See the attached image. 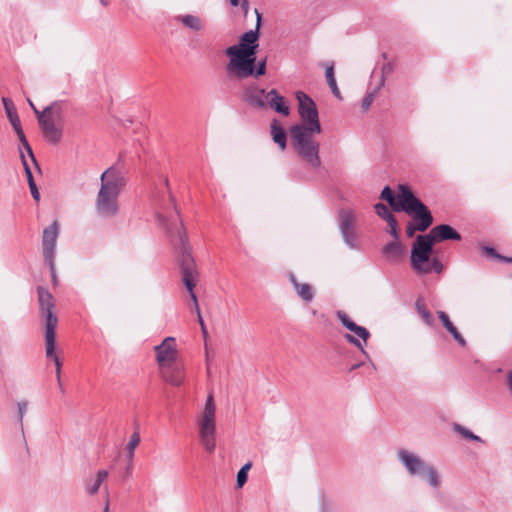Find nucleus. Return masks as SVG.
<instances>
[{
    "label": "nucleus",
    "mask_w": 512,
    "mask_h": 512,
    "mask_svg": "<svg viewBox=\"0 0 512 512\" xmlns=\"http://www.w3.org/2000/svg\"><path fill=\"white\" fill-rule=\"evenodd\" d=\"M108 471L107 470H99L96 474V479L94 480L93 483H90V481L86 480L85 481V489H86V492L89 494V495H94L96 494L102 483L108 478Z\"/></svg>",
    "instance_id": "obj_25"
},
{
    "label": "nucleus",
    "mask_w": 512,
    "mask_h": 512,
    "mask_svg": "<svg viewBox=\"0 0 512 512\" xmlns=\"http://www.w3.org/2000/svg\"><path fill=\"white\" fill-rule=\"evenodd\" d=\"M397 456L409 475L419 476L423 479H426L432 488H439L441 484L440 477L432 465L426 463L418 455L405 449H400L397 453Z\"/></svg>",
    "instance_id": "obj_6"
},
{
    "label": "nucleus",
    "mask_w": 512,
    "mask_h": 512,
    "mask_svg": "<svg viewBox=\"0 0 512 512\" xmlns=\"http://www.w3.org/2000/svg\"><path fill=\"white\" fill-rule=\"evenodd\" d=\"M176 20L182 23L185 27L190 28L194 31H200L203 28L202 20L195 15H178L176 17Z\"/></svg>",
    "instance_id": "obj_26"
},
{
    "label": "nucleus",
    "mask_w": 512,
    "mask_h": 512,
    "mask_svg": "<svg viewBox=\"0 0 512 512\" xmlns=\"http://www.w3.org/2000/svg\"><path fill=\"white\" fill-rule=\"evenodd\" d=\"M225 53L230 59L226 67L230 75L240 79H244L253 75L256 53L243 54L239 51H234L231 49H226Z\"/></svg>",
    "instance_id": "obj_9"
},
{
    "label": "nucleus",
    "mask_w": 512,
    "mask_h": 512,
    "mask_svg": "<svg viewBox=\"0 0 512 512\" xmlns=\"http://www.w3.org/2000/svg\"><path fill=\"white\" fill-rule=\"evenodd\" d=\"M216 405L212 394H208L205 406L197 417L199 440L204 450L213 453L216 448Z\"/></svg>",
    "instance_id": "obj_5"
},
{
    "label": "nucleus",
    "mask_w": 512,
    "mask_h": 512,
    "mask_svg": "<svg viewBox=\"0 0 512 512\" xmlns=\"http://www.w3.org/2000/svg\"><path fill=\"white\" fill-rule=\"evenodd\" d=\"M443 326L447 329V331L453 336V338L458 342V344L462 347L466 345V341L464 337L459 332L458 328L454 325V322H442Z\"/></svg>",
    "instance_id": "obj_30"
},
{
    "label": "nucleus",
    "mask_w": 512,
    "mask_h": 512,
    "mask_svg": "<svg viewBox=\"0 0 512 512\" xmlns=\"http://www.w3.org/2000/svg\"><path fill=\"white\" fill-rule=\"evenodd\" d=\"M49 268H50V273H51V277H52V282L54 285H57L58 283V279H57V276H56V270H55V263H54V260H51V262H45Z\"/></svg>",
    "instance_id": "obj_41"
},
{
    "label": "nucleus",
    "mask_w": 512,
    "mask_h": 512,
    "mask_svg": "<svg viewBox=\"0 0 512 512\" xmlns=\"http://www.w3.org/2000/svg\"><path fill=\"white\" fill-rule=\"evenodd\" d=\"M337 316H338L339 320H341V321L349 320L348 315L343 311H338Z\"/></svg>",
    "instance_id": "obj_44"
},
{
    "label": "nucleus",
    "mask_w": 512,
    "mask_h": 512,
    "mask_svg": "<svg viewBox=\"0 0 512 512\" xmlns=\"http://www.w3.org/2000/svg\"><path fill=\"white\" fill-rule=\"evenodd\" d=\"M403 188H405L406 190H411L406 185H399L397 195L395 196L394 193L392 192V190L390 189V187L386 186L382 190L381 195H380L381 199L387 201L389 203V205L391 206V208L397 212L401 211L399 206L403 203V200H402L403 198L401 197Z\"/></svg>",
    "instance_id": "obj_20"
},
{
    "label": "nucleus",
    "mask_w": 512,
    "mask_h": 512,
    "mask_svg": "<svg viewBox=\"0 0 512 512\" xmlns=\"http://www.w3.org/2000/svg\"><path fill=\"white\" fill-rule=\"evenodd\" d=\"M270 128L273 141L279 146L280 150H285L287 146V135L279 121L273 120Z\"/></svg>",
    "instance_id": "obj_22"
},
{
    "label": "nucleus",
    "mask_w": 512,
    "mask_h": 512,
    "mask_svg": "<svg viewBox=\"0 0 512 512\" xmlns=\"http://www.w3.org/2000/svg\"><path fill=\"white\" fill-rule=\"evenodd\" d=\"M36 115L45 139L52 144L58 143L62 136L61 108L58 105H52L42 112L36 111Z\"/></svg>",
    "instance_id": "obj_8"
},
{
    "label": "nucleus",
    "mask_w": 512,
    "mask_h": 512,
    "mask_svg": "<svg viewBox=\"0 0 512 512\" xmlns=\"http://www.w3.org/2000/svg\"><path fill=\"white\" fill-rule=\"evenodd\" d=\"M247 479H248V473L239 470L237 473V478H236L237 487L238 488L243 487L244 484L247 482Z\"/></svg>",
    "instance_id": "obj_38"
},
{
    "label": "nucleus",
    "mask_w": 512,
    "mask_h": 512,
    "mask_svg": "<svg viewBox=\"0 0 512 512\" xmlns=\"http://www.w3.org/2000/svg\"><path fill=\"white\" fill-rule=\"evenodd\" d=\"M28 102H29L30 107H31V108L33 109V111L36 113V111H38V110H37V108L35 107V105L33 104V102H32L30 99H28Z\"/></svg>",
    "instance_id": "obj_49"
},
{
    "label": "nucleus",
    "mask_w": 512,
    "mask_h": 512,
    "mask_svg": "<svg viewBox=\"0 0 512 512\" xmlns=\"http://www.w3.org/2000/svg\"><path fill=\"white\" fill-rule=\"evenodd\" d=\"M161 373L163 379L173 386H180L184 381L182 368L175 363L161 367Z\"/></svg>",
    "instance_id": "obj_19"
},
{
    "label": "nucleus",
    "mask_w": 512,
    "mask_h": 512,
    "mask_svg": "<svg viewBox=\"0 0 512 512\" xmlns=\"http://www.w3.org/2000/svg\"><path fill=\"white\" fill-rule=\"evenodd\" d=\"M380 87L376 88L374 91L372 92H369L365 97L364 99L362 100V109L363 111H367L371 104L373 103L377 93H378V90H379Z\"/></svg>",
    "instance_id": "obj_35"
},
{
    "label": "nucleus",
    "mask_w": 512,
    "mask_h": 512,
    "mask_svg": "<svg viewBox=\"0 0 512 512\" xmlns=\"http://www.w3.org/2000/svg\"><path fill=\"white\" fill-rule=\"evenodd\" d=\"M384 254L391 260H398L402 253H403V247L398 242V240H395L389 244H387L383 249Z\"/></svg>",
    "instance_id": "obj_28"
},
{
    "label": "nucleus",
    "mask_w": 512,
    "mask_h": 512,
    "mask_svg": "<svg viewBox=\"0 0 512 512\" xmlns=\"http://www.w3.org/2000/svg\"><path fill=\"white\" fill-rule=\"evenodd\" d=\"M343 327H345L349 332L343 334V337L351 344L355 345L360 351L367 355L364 351V346L366 345L367 339L370 336L369 331L363 327L356 324V322H341Z\"/></svg>",
    "instance_id": "obj_13"
},
{
    "label": "nucleus",
    "mask_w": 512,
    "mask_h": 512,
    "mask_svg": "<svg viewBox=\"0 0 512 512\" xmlns=\"http://www.w3.org/2000/svg\"><path fill=\"white\" fill-rule=\"evenodd\" d=\"M416 231H420V224L419 223H412L409 222L406 227V234L408 237H413Z\"/></svg>",
    "instance_id": "obj_39"
},
{
    "label": "nucleus",
    "mask_w": 512,
    "mask_h": 512,
    "mask_svg": "<svg viewBox=\"0 0 512 512\" xmlns=\"http://www.w3.org/2000/svg\"><path fill=\"white\" fill-rule=\"evenodd\" d=\"M416 310L418 311V314L421 318L428 320L430 318V312L427 309L423 299L419 298L417 299L416 303Z\"/></svg>",
    "instance_id": "obj_34"
},
{
    "label": "nucleus",
    "mask_w": 512,
    "mask_h": 512,
    "mask_svg": "<svg viewBox=\"0 0 512 512\" xmlns=\"http://www.w3.org/2000/svg\"><path fill=\"white\" fill-rule=\"evenodd\" d=\"M290 281L293 284L298 296L304 300V301H310L312 300L314 293L312 290V287L308 283H300L297 281L296 277L291 274L290 275Z\"/></svg>",
    "instance_id": "obj_24"
},
{
    "label": "nucleus",
    "mask_w": 512,
    "mask_h": 512,
    "mask_svg": "<svg viewBox=\"0 0 512 512\" xmlns=\"http://www.w3.org/2000/svg\"><path fill=\"white\" fill-rule=\"evenodd\" d=\"M156 360L160 367L175 363L178 352L174 337H166L159 345L155 346Z\"/></svg>",
    "instance_id": "obj_15"
},
{
    "label": "nucleus",
    "mask_w": 512,
    "mask_h": 512,
    "mask_svg": "<svg viewBox=\"0 0 512 512\" xmlns=\"http://www.w3.org/2000/svg\"><path fill=\"white\" fill-rule=\"evenodd\" d=\"M199 323L201 325V330H202V332L204 334V337H206L207 336V327L205 325V322H199Z\"/></svg>",
    "instance_id": "obj_48"
},
{
    "label": "nucleus",
    "mask_w": 512,
    "mask_h": 512,
    "mask_svg": "<svg viewBox=\"0 0 512 512\" xmlns=\"http://www.w3.org/2000/svg\"><path fill=\"white\" fill-rule=\"evenodd\" d=\"M460 239V234L447 224L433 227L426 235H418L411 251L412 267L419 273H440L443 270V265L438 259H431L434 243Z\"/></svg>",
    "instance_id": "obj_1"
},
{
    "label": "nucleus",
    "mask_w": 512,
    "mask_h": 512,
    "mask_svg": "<svg viewBox=\"0 0 512 512\" xmlns=\"http://www.w3.org/2000/svg\"><path fill=\"white\" fill-rule=\"evenodd\" d=\"M58 235L59 225L56 220L43 230L42 252L45 262H51V260H54L55 258V248Z\"/></svg>",
    "instance_id": "obj_14"
},
{
    "label": "nucleus",
    "mask_w": 512,
    "mask_h": 512,
    "mask_svg": "<svg viewBox=\"0 0 512 512\" xmlns=\"http://www.w3.org/2000/svg\"><path fill=\"white\" fill-rule=\"evenodd\" d=\"M265 72H266V60H262V61L259 62L257 68L256 69L254 68L253 75L255 77H259V76L264 75Z\"/></svg>",
    "instance_id": "obj_40"
},
{
    "label": "nucleus",
    "mask_w": 512,
    "mask_h": 512,
    "mask_svg": "<svg viewBox=\"0 0 512 512\" xmlns=\"http://www.w3.org/2000/svg\"><path fill=\"white\" fill-rule=\"evenodd\" d=\"M375 212L376 214L383 218L384 220H386V222L390 219V218H393L394 216L389 212L388 208L386 205L382 204V203H377L375 206Z\"/></svg>",
    "instance_id": "obj_33"
},
{
    "label": "nucleus",
    "mask_w": 512,
    "mask_h": 512,
    "mask_svg": "<svg viewBox=\"0 0 512 512\" xmlns=\"http://www.w3.org/2000/svg\"><path fill=\"white\" fill-rule=\"evenodd\" d=\"M360 365H361V364H355V365H353V366L351 367V370H354V369L358 368Z\"/></svg>",
    "instance_id": "obj_52"
},
{
    "label": "nucleus",
    "mask_w": 512,
    "mask_h": 512,
    "mask_svg": "<svg viewBox=\"0 0 512 512\" xmlns=\"http://www.w3.org/2000/svg\"><path fill=\"white\" fill-rule=\"evenodd\" d=\"M132 468H133V460H129L128 466L126 468L127 475H130L132 473Z\"/></svg>",
    "instance_id": "obj_47"
},
{
    "label": "nucleus",
    "mask_w": 512,
    "mask_h": 512,
    "mask_svg": "<svg viewBox=\"0 0 512 512\" xmlns=\"http://www.w3.org/2000/svg\"><path fill=\"white\" fill-rule=\"evenodd\" d=\"M139 443H140V435L138 432H134L131 435L130 440L126 447L128 460H133L134 451H135L136 447L139 445Z\"/></svg>",
    "instance_id": "obj_31"
},
{
    "label": "nucleus",
    "mask_w": 512,
    "mask_h": 512,
    "mask_svg": "<svg viewBox=\"0 0 512 512\" xmlns=\"http://www.w3.org/2000/svg\"><path fill=\"white\" fill-rule=\"evenodd\" d=\"M38 294L42 316L45 320H57V317L52 312V295L45 289H39Z\"/></svg>",
    "instance_id": "obj_21"
},
{
    "label": "nucleus",
    "mask_w": 512,
    "mask_h": 512,
    "mask_svg": "<svg viewBox=\"0 0 512 512\" xmlns=\"http://www.w3.org/2000/svg\"><path fill=\"white\" fill-rule=\"evenodd\" d=\"M21 159H22V163H23V166L25 168V173H26V176H27V181H28V184H29V188H30V191H31V195L32 197L38 201L39 198H40V194H39V191H38V188L36 186V183L33 179V175H32V172H31V169L25 159V156L23 154H21Z\"/></svg>",
    "instance_id": "obj_27"
},
{
    "label": "nucleus",
    "mask_w": 512,
    "mask_h": 512,
    "mask_svg": "<svg viewBox=\"0 0 512 512\" xmlns=\"http://www.w3.org/2000/svg\"><path fill=\"white\" fill-rule=\"evenodd\" d=\"M263 94H267V92L264 89L251 90L246 93L245 99L251 106L258 108H266L267 102Z\"/></svg>",
    "instance_id": "obj_23"
},
{
    "label": "nucleus",
    "mask_w": 512,
    "mask_h": 512,
    "mask_svg": "<svg viewBox=\"0 0 512 512\" xmlns=\"http://www.w3.org/2000/svg\"><path fill=\"white\" fill-rule=\"evenodd\" d=\"M251 467H252V463L251 462H247L245 465H243L240 468V470L248 473V471L251 469Z\"/></svg>",
    "instance_id": "obj_46"
},
{
    "label": "nucleus",
    "mask_w": 512,
    "mask_h": 512,
    "mask_svg": "<svg viewBox=\"0 0 512 512\" xmlns=\"http://www.w3.org/2000/svg\"><path fill=\"white\" fill-rule=\"evenodd\" d=\"M265 96L267 107L275 110L276 112L288 116L290 113V108L286 104L285 99L281 96L277 90L272 89L267 92V94H263Z\"/></svg>",
    "instance_id": "obj_18"
},
{
    "label": "nucleus",
    "mask_w": 512,
    "mask_h": 512,
    "mask_svg": "<svg viewBox=\"0 0 512 512\" xmlns=\"http://www.w3.org/2000/svg\"><path fill=\"white\" fill-rule=\"evenodd\" d=\"M17 407H18V419H19V422L21 425V429L23 430V417L27 411L28 403L26 401H19L17 403Z\"/></svg>",
    "instance_id": "obj_36"
},
{
    "label": "nucleus",
    "mask_w": 512,
    "mask_h": 512,
    "mask_svg": "<svg viewBox=\"0 0 512 512\" xmlns=\"http://www.w3.org/2000/svg\"><path fill=\"white\" fill-rule=\"evenodd\" d=\"M176 245L177 263L180 269L181 281L190 294L198 316V320H202V316L200 314L199 306L197 303V297L194 292V288L199 281L200 275L195 260L191 255V249L188 245V238L184 230L178 233Z\"/></svg>",
    "instance_id": "obj_4"
},
{
    "label": "nucleus",
    "mask_w": 512,
    "mask_h": 512,
    "mask_svg": "<svg viewBox=\"0 0 512 512\" xmlns=\"http://www.w3.org/2000/svg\"><path fill=\"white\" fill-rule=\"evenodd\" d=\"M124 185V178L118 170L109 168L102 173L100 189L95 199V209L99 216L112 217L117 214L118 196Z\"/></svg>",
    "instance_id": "obj_3"
},
{
    "label": "nucleus",
    "mask_w": 512,
    "mask_h": 512,
    "mask_svg": "<svg viewBox=\"0 0 512 512\" xmlns=\"http://www.w3.org/2000/svg\"><path fill=\"white\" fill-rule=\"evenodd\" d=\"M340 228L344 238V241L351 247H355V232L354 224L356 221V215L351 209H342L340 211Z\"/></svg>",
    "instance_id": "obj_17"
},
{
    "label": "nucleus",
    "mask_w": 512,
    "mask_h": 512,
    "mask_svg": "<svg viewBox=\"0 0 512 512\" xmlns=\"http://www.w3.org/2000/svg\"><path fill=\"white\" fill-rule=\"evenodd\" d=\"M454 430L469 440L482 442V439L479 436L475 435L472 431L460 424H455Z\"/></svg>",
    "instance_id": "obj_32"
},
{
    "label": "nucleus",
    "mask_w": 512,
    "mask_h": 512,
    "mask_svg": "<svg viewBox=\"0 0 512 512\" xmlns=\"http://www.w3.org/2000/svg\"><path fill=\"white\" fill-rule=\"evenodd\" d=\"M387 224L389 225V228H390L389 233L395 238V240H398V238H399L398 223H397V220L395 219V217L390 218L387 221Z\"/></svg>",
    "instance_id": "obj_37"
},
{
    "label": "nucleus",
    "mask_w": 512,
    "mask_h": 512,
    "mask_svg": "<svg viewBox=\"0 0 512 512\" xmlns=\"http://www.w3.org/2000/svg\"><path fill=\"white\" fill-rule=\"evenodd\" d=\"M326 79H327V82H328V85L329 87L331 88V91L332 93L338 98V99H342L341 97V93H340V90L337 86V83H336V80H335V77H334V68L333 66H329L327 69H326Z\"/></svg>",
    "instance_id": "obj_29"
},
{
    "label": "nucleus",
    "mask_w": 512,
    "mask_h": 512,
    "mask_svg": "<svg viewBox=\"0 0 512 512\" xmlns=\"http://www.w3.org/2000/svg\"><path fill=\"white\" fill-rule=\"evenodd\" d=\"M241 7L244 11V14L247 15L248 11H249V2L248 0H243L242 3H241Z\"/></svg>",
    "instance_id": "obj_43"
},
{
    "label": "nucleus",
    "mask_w": 512,
    "mask_h": 512,
    "mask_svg": "<svg viewBox=\"0 0 512 512\" xmlns=\"http://www.w3.org/2000/svg\"><path fill=\"white\" fill-rule=\"evenodd\" d=\"M296 99L301 119V122L297 125H306L308 127H314V125L321 126L315 102L302 91L296 93Z\"/></svg>",
    "instance_id": "obj_10"
},
{
    "label": "nucleus",
    "mask_w": 512,
    "mask_h": 512,
    "mask_svg": "<svg viewBox=\"0 0 512 512\" xmlns=\"http://www.w3.org/2000/svg\"><path fill=\"white\" fill-rule=\"evenodd\" d=\"M486 252L490 255L496 256L495 250L493 248H486ZM497 257H498V255H497ZM499 258H500V256H499ZM501 259H503L507 262H512V258L501 257Z\"/></svg>",
    "instance_id": "obj_42"
},
{
    "label": "nucleus",
    "mask_w": 512,
    "mask_h": 512,
    "mask_svg": "<svg viewBox=\"0 0 512 512\" xmlns=\"http://www.w3.org/2000/svg\"><path fill=\"white\" fill-rule=\"evenodd\" d=\"M256 14V28L255 30H250L245 32L241 38L240 42L237 45H233L228 47L227 49L236 50L240 53H256L258 48V39H259V29L261 26L262 15L261 13L255 9Z\"/></svg>",
    "instance_id": "obj_12"
},
{
    "label": "nucleus",
    "mask_w": 512,
    "mask_h": 512,
    "mask_svg": "<svg viewBox=\"0 0 512 512\" xmlns=\"http://www.w3.org/2000/svg\"><path fill=\"white\" fill-rule=\"evenodd\" d=\"M322 131L321 126L308 127L306 125H293L290 128V141L299 159L311 169L321 166L319 156V143L315 136Z\"/></svg>",
    "instance_id": "obj_2"
},
{
    "label": "nucleus",
    "mask_w": 512,
    "mask_h": 512,
    "mask_svg": "<svg viewBox=\"0 0 512 512\" xmlns=\"http://www.w3.org/2000/svg\"><path fill=\"white\" fill-rule=\"evenodd\" d=\"M438 318H439V320H442V321L449 320L448 315L443 311L438 312Z\"/></svg>",
    "instance_id": "obj_45"
},
{
    "label": "nucleus",
    "mask_w": 512,
    "mask_h": 512,
    "mask_svg": "<svg viewBox=\"0 0 512 512\" xmlns=\"http://www.w3.org/2000/svg\"><path fill=\"white\" fill-rule=\"evenodd\" d=\"M103 512H109V503H108V501L105 504Z\"/></svg>",
    "instance_id": "obj_51"
},
{
    "label": "nucleus",
    "mask_w": 512,
    "mask_h": 512,
    "mask_svg": "<svg viewBox=\"0 0 512 512\" xmlns=\"http://www.w3.org/2000/svg\"><path fill=\"white\" fill-rule=\"evenodd\" d=\"M3 104H4V107H5V110H6V113H7V116L10 120V123L12 124L20 142L23 144V146L25 147V149L27 150L29 156L31 157L32 161L36 163V160H35V157L33 155V152H32V149L29 145V143L27 142L26 140V137H25V134L22 130V127H21V123H20V119H19V116L17 114V111L12 103V101L6 99V98H3Z\"/></svg>",
    "instance_id": "obj_16"
},
{
    "label": "nucleus",
    "mask_w": 512,
    "mask_h": 512,
    "mask_svg": "<svg viewBox=\"0 0 512 512\" xmlns=\"http://www.w3.org/2000/svg\"><path fill=\"white\" fill-rule=\"evenodd\" d=\"M403 203L399 206L401 211L412 216L416 223L420 224V231H426L433 223V217L429 209L414 196L411 190L402 189Z\"/></svg>",
    "instance_id": "obj_7"
},
{
    "label": "nucleus",
    "mask_w": 512,
    "mask_h": 512,
    "mask_svg": "<svg viewBox=\"0 0 512 512\" xmlns=\"http://www.w3.org/2000/svg\"><path fill=\"white\" fill-rule=\"evenodd\" d=\"M240 0H230L232 6H238Z\"/></svg>",
    "instance_id": "obj_50"
},
{
    "label": "nucleus",
    "mask_w": 512,
    "mask_h": 512,
    "mask_svg": "<svg viewBox=\"0 0 512 512\" xmlns=\"http://www.w3.org/2000/svg\"><path fill=\"white\" fill-rule=\"evenodd\" d=\"M58 322H46L45 328V350L47 358H51L55 363L56 368V379L59 385V389L63 392V387L61 383V367L62 362L59 357L55 353L56 349V329Z\"/></svg>",
    "instance_id": "obj_11"
}]
</instances>
